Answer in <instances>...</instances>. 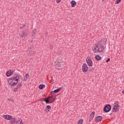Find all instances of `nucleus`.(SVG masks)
Returning <instances> with one entry per match:
<instances>
[{
    "label": "nucleus",
    "mask_w": 124,
    "mask_h": 124,
    "mask_svg": "<svg viewBox=\"0 0 124 124\" xmlns=\"http://www.w3.org/2000/svg\"><path fill=\"white\" fill-rule=\"evenodd\" d=\"M19 79H21V75L16 74L9 78L8 80V83L10 86H16L18 84Z\"/></svg>",
    "instance_id": "1"
},
{
    "label": "nucleus",
    "mask_w": 124,
    "mask_h": 124,
    "mask_svg": "<svg viewBox=\"0 0 124 124\" xmlns=\"http://www.w3.org/2000/svg\"><path fill=\"white\" fill-rule=\"evenodd\" d=\"M93 51L95 54H99L102 52H104V46L100 44H96L93 46Z\"/></svg>",
    "instance_id": "2"
},
{
    "label": "nucleus",
    "mask_w": 124,
    "mask_h": 124,
    "mask_svg": "<svg viewBox=\"0 0 124 124\" xmlns=\"http://www.w3.org/2000/svg\"><path fill=\"white\" fill-rule=\"evenodd\" d=\"M88 65L86 63H84L83 64L82 67V71L84 73H86L88 72Z\"/></svg>",
    "instance_id": "3"
},
{
    "label": "nucleus",
    "mask_w": 124,
    "mask_h": 124,
    "mask_svg": "<svg viewBox=\"0 0 124 124\" xmlns=\"http://www.w3.org/2000/svg\"><path fill=\"white\" fill-rule=\"evenodd\" d=\"M104 111L105 113H108L111 111V106L110 105L104 107Z\"/></svg>",
    "instance_id": "4"
},
{
    "label": "nucleus",
    "mask_w": 124,
    "mask_h": 124,
    "mask_svg": "<svg viewBox=\"0 0 124 124\" xmlns=\"http://www.w3.org/2000/svg\"><path fill=\"white\" fill-rule=\"evenodd\" d=\"M86 62L88 66L92 67L93 66V61H92V59L89 58H86Z\"/></svg>",
    "instance_id": "5"
},
{
    "label": "nucleus",
    "mask_w": 124,
    "mask_h": 124,
    "mask_svg": "<svg viewBox=\"0 0 124 124\" xmlns=\"http://www.w3.org/2000/svg\"><path fill=\"white\" fill-rule=\"evenodd\" d=\"M119 109H120V105H119V104L114 103V105L113 108V109L114 110V112H118Z\"/></svg>",
    "instance_id": "6"
},
{
    "label": "nucleus",
    "mask_w": 124,
    "mask_h": 124,
    "mask_svg": "<svg viewBox=\"0 0 124 124\" xmlns=\"http://www.w3.org/2000/svg\"><path fill=\"white\" fill-rule=\"evenodd\" d=\"M107 39L103 38L100 41L99 43L100 44H101V45H103H103H105L106 44H107Z\"/></svg>",
    "instance_id": "7"
},
{
    "label": "nucleus",
    "mask_w": 124,
    "mask_h": 124,
    "mask_svg": "<svg viewBox=\"0 0 124 124\" xmlns=\"http://www.w3.org/2000/svg\"><path fill=\"white\" fill-rule=\"evenodd\" d=\"M3 118L5 119V120L10 121V120L12 119L13 117L12 116L9 115H3Z\"/></svg>",
    "instance_id": "8"
},
{
    "label": "nucleus",
    "mask_w": 124,
    "mask_h": 124,
    "mask_svg": "<svg viewBox=\"0 0 124 124\" xmlns=\"http://www.w3.org/2000/svg\"><path fill=\"white\" fill-rule=\"evenodd\" d=\"M95 121L96 123H99V122H101L102 121V117L101 116H98L95 117Z\"/></svg>",
    "instance_id": "9"
},
{
    "label": "nucleus",
    "mask_w": 124,
    "mask_h": 124,
    "mask_svg": "<svg viewBox=\"0 0 124 124\" xmlns=\"http://www.w3.org/2000/svg\"><path fill=\"white\" fill-rule=\"evenodd\" d=\"M94 111L92 112L90 114V121H93L94 118Z\"/></svg>",
    "instance_id": "10"
},
{
    "label": "nucleus",
    "mask_w": 124,
    "mask_h": 124,
    "mask_svg": "<svg viewBox=\"0 0 124 124\" xmlns=\"http://www.w3.org/2000/svg\"><path fill=\"white\" fill-rule=\"evenodd\" d=\"M62 87H60L57 89L55 90L53 92H51V93H59L60 91H62Z\"/></svg>",
    "instance_id": "11"
},
{
    "label": "nucleus",
    "mask_w": 124,
    "mask_h": 124,
    "mask_svg": "<svg viewBox=\"0 0 124 124\" xmlns=\"http://www.w3.org/2000/svg\"><path fill=\"white\" fill-rule=\"evenodd\" d=\"M71 7H75L76 6V4H77V2L75 0H72L71 1Z\"/></svg>",
    "instance_id": "12"
},
{
    "label": "nucleus",
    "mask_w": 124,
    "mask_h": 124,
    "mask_svg": "<svg viewBox=\"0 0 124 124\" xmlns=\"http://www.w3.org/2000/svg\"><path fill=\"white\" fill-rule=\"evenodd\" d=\"M27 36V32L23 31L21 35H20V37L25 38Z\"/></svg>",
    "instance_id": "13"
},
{
    "label": "nucleus",
    "mask_w": 124,
    "mask_h": 124,
    "mask_svg": "<svg viewBox=\"0 0 124 124\" xmlns=\"http://www.w3.org/2000/svg\"><path fill=\"white\" fill-rule=\"evenodd\" d=\"M6 76L7 77H10V76H11V75H12L13 73L11 71V70H10L9 71H8V72H6Z\"/></svg>",
    "instance_id": "14"
},
{
    "label": "nucleus",
    "mask_w": 124,
    "mask_h": 124,
    "mask_svg": "<svg viewBox=\"0 0 124 124\" xmlns=\"http://www.w3.org/2000/svg\"><path fill=\"white\" fill-rule=\"evenodd\" d=\"M10 123L11 124H15L16 123V118L13 117L10 120Z\"/></svg>",
    "instance_id": "15"
},
{
    "label": "nucleus",
    "mask_w": 124,
    "mask_h": 124,
    "mask_svg": "<svg viewBox=\"0 0 124 124\" xmlns=\"http://www.w3.org/2000/svg\"><path fill=\"white\" fill-rule=\"evenodd\" d=\"M50 110H51V106H50L49 105H47L45 109V111L46 112L48 113L50 111Z\"/></svg>",
    "instance_id": "16"
},
{
    "label": "nucleus",
    "mask_w": 124,
    "mask_h": 124,
    "mask_svg": "<svg viewBox=\"0 0 124 124\" xmlns=\"http://www.w3.org/2000/svg\"><path fill=\"white\" fill-rule=\"evenodd\" d=\"M56 100V98H53V96L50 97V99L49 100V103H52L53 101Z\"/></svg>",
    "instance_id": "17"
},
{
    "label": "nucleus",
    "mask_w": 124,
    "mask_h": 124,
    "mask_svg": "<svg viewBox=\"0 0 124 124\" xmlns=\"http://www.w3.org/2000/svg\"><path fill=\"white\" fill-rule=\"evenodd\" d=\"M32 36H35V34L36 33V29H34L32 31Z\"/></svg>",
    "instance_id": "18"
},
{
    "label": "nucleus",
    "mask_w": 124,
    "mask_h": 124,
    "mask_svg": "<svg viewBox=\"0 0 124 124\" xmlns=\"http://www.w3.org/2000/svg\"><path fill=\"white\" fill-rule=\"evenodd\" d=\"M44 88H45V85L44 84H40L39 86V89L40 90H42L43 89H44Z\"/></svg>",
    "instance_id": "19"
},
{
    "label": "nucleus",
    "mask_w": 124,
    "mask_h": 124,
    "mask_svg": "<svg viewBox=\"0 0 124 124\" xmlns=\"http://www.w3.org/2000/svg\"><path fill=\"white\" fill-rule=\"evenodd\" d=\"M95 58L97 61H100L101 60V57L99 55H96Z\"/></svg>",
    "instance_id": "20"
},
{
    "label": "nucleus",
    "mask_w": 124,
    "mask_h": 124,
    "mask_svg": "<svg viewBox=\"0 0 124 124\" xmlns=\"http://www.w3.org/2000/svg\"><path fill=\"white\" fill-rule=\"evenodd\" d=\"M57 65H58V66L60 67L62 66L63 65V64H62V61L61 60L60 62L58 63Z\"/></svg>",
    "instance_id": "21"
},
{
    "label": "nucleus",
    "mask_w": 124,
    "mask_h": 124,
    "mask_svg": "<svg viewBox=\"0 0 124 124\" xmlns=\"http://www.w3.org/2000/svg\"><path fill=\"white\" fill-rule=\"evenodd\" d=\"M29 76H30V75L28 74H26L24 77V80L27 81V79H28V78H29Z\"/></svg>",
    "instance_id": "22"
},
{
    "label": "nucleus",
    "mask_w": 124,
    "mask_h": 124,
    "mask_svg": "<svg viewBox=\"0 0 124 124\" xmlns=\"http://www.w3.org/2000/svg\"><path fill=\"white\" fill-rule=\"evenodd\" d=\"M28 52H28V55L29 56H31V55H32V54H33V52L31 51V50H30V49H29Z\"/></svg>",
    "instance_id": "23"
},
{
    "label": "nucleus",
    "mask_w": 124,
    "mask_h": 124,
    "mask_svg": "<svg viewBox=\"0 0 124 124\" xmlns=\"http://www.w3.org/2000/svg\"><path fill=\"white\" fill-rule=\"evenodd\" d=\"M83 119H81L78 121V124H83Z\"/></svg>",
    "instance_id": "24"
},
{
    "label": "nucleus",
    "mask_w": 124,
    "mask_h": 124,
    "mask_svg": "<svg viewBox=\"0 0 124 124\" xmlns=\"http://www.w3.org/2000/svg\"><path fill=\"white\" fill-rule=\"evenodd\" d=\"M16 124H24V123H23L22 120H19V121L16 122Z\"/></svg>",
    "instance_id": "25"
},
{
    "label": "nucleus",
    "mask_w": 124,
    "mask_h": 124,
    "mask_svg": "<svg viewBox=\"0 0 124 124\" xmlns=\"http://www.w3.org/2000/svg\"><path fill=\"white\" fill-rule=\"evenodd\" d=\"M49 100H50V97H47V98H46V103H49Z\"/></svg>",
    "instance_id": "26"
},
{
    "label": "nucleus",
    "mask_w": 124,
    "mask_h": 124,
    "mask_svg": "<svg viewBox=\"0 0 124 124\" xmlns=\"http://www.w3.org/2000/svg\"><path fill=\"white\" fill-rule=\"evenodd\" d=\"M122 0H116L115 1L116 4H119Z\"/></svg>",
    "instance_id": "27"
},
{
    "label": "nucleus",
    "mask_w": 124,
    "mask_h": 124,
    "mask_svg": "<svg viewBox=\"0 0 124 124\" xmlns=\"http://www.w3.org/2000/svg\"><path fill=\"white\" fill-rule=\"evenodd\" d=\"M21 83H18V85L17 86V89H21Z\"/></svg>",
    "instance_id": "28"
},
{
    "label": "nucleus",
    "mask_w": 124,
    "mask_h": 124,
    "mask_svg": "<svg viewBox=\"0 0 124 124\" xmlns=\"http://www.w3.org/2000/svg\"><path fill=\"white\" fill-rule=\"evenodd\" d=\"M41 101H45V102H46V98H42Z\"/></svg>",
    "instance_id": "29"
},
{
    "label": "nucleus",
    "mask_w": 124,
    "mask_h": 124,
    "mask_svg": "<svg viewBox=\"0 0 124 124\" xmlns=\"http://www.w3.org/2000/svg\"><path fill=\"white\" fill-rule=\"evenodd\" d=\"M61 1L62 0H56V2L57 3H60V2H61Z\"/></svg>",
    "instance_id": "30"
},
{
    "label": "nucleus",
    "mask_w": 124,
    "mask_h": 124,
    "mask_svg": "<svg viewBox=\"0 0 124 124\" xmlns=\"http://www.w3.org/2000/svg\"><path fill=\"white\" fill-rule=\"evenodd\" d=\"M25 27H26V25H23L22 26V27H20V29H23L24 28H25Z\"/></svg>",
    "instance_id": "31"
},
{
    "label": "nucleus",
    "mask_w": 124,
    "mask_h": 124,
    "mask_svg": "<svg viewBox=\"0 0 124 124\" xmlns=\"http://www.w3.org/2000/svg\"><path fill=\"white\" fill-rule=\"evenodd\" d=\"M110 62V58H108V59L106 60V62Z\"/></svg>",
    "instance_id": "32"
},
{
    "label": "nucleus",
    "mask_w": 124,
    "mask_h": 124,
    "mask_svg": "<svg viewBox=\"0 0 124 124\" xmlns=\"http://www.w3.org/2000/svg\"><path fill=\"white\" fill-rule=\"evenodd\" d=\"M50 49H53V46L50 45Z\"/></svg>",
    "instance_id": "33"
},
{
    "label": "nucleus",
    "mask_w": 124,
    "mask_h": 124,
    "mask_svg": "<svg viewBox=\"0 0 124 124\" xmlns=\"http://www.w3.org/2000/svg\"><path fill=\"white\" fill-rule=\"evenodd\" d=\"M122 93H123V94H124V90H123V91H122Z\"/></svg>",
    "instance_id": "34"
},
{
    "label": "nucleus",
    "mask_w": 124,
    "mask_h": 124,
    "mask_svg": "<svg viewBox=\"0 0 124 124\" xmlns=\"http://www.w3.org/2000/svg\"><path fill=\"white\" fill-rule=\"evenodd\" d=\"M47 34H48V33L47 32H46L45 35H47Z\"/></svg>",
    "instance_id": "35"
},
{
    "label": "nucleus",
    "mask_w": 124,
    "mask_h": 124,
    "mask_svg": "<svg viewBox=\"0 0 124 124\" xmlns=\"http://www.w3.org/2000/svg\"><path fill=\"white\" fill-rule=\"evenodd\" d=\"M12 102H14V101H12Z\"/></svg>",
    "instance_id": "36"
}]
</instances>
